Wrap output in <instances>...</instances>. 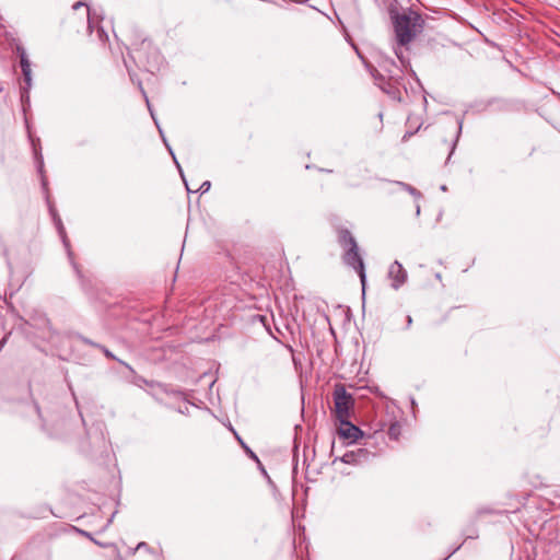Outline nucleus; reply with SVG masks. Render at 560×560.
Instances as JSON below:
<instances>
[{"label":"nucleus","mask_w":560,"mask_h":560,"mask_svg":"<svg viewBox=\"0 0 560 560\" xmlns=\"http://www.w3.org/2000/svg\"><path fill=\"white\" fill-rule=\"evenodd\" d=\"M390 20L395 35V55L405 65L402 48L408 50L410 44L423 32L424 20L413 10L392 11Z\"/></svg>","instance_id":"1"},{"label":"nucleus","mask_w":560,"mask_h":560,"mask_svg":"<svg viewBox=\"0 0 560 560\" xmlns=\"http://www.w3.org/2000/svg\"><path fill=\"white\" fill-rule=\"evenodd\" d=\"M16 52L20 57V67L22 70V78L19 79V95L22 114L24 117L25 127L27 130L28 139L35 151V138L33 136V109L31 103V89H32V66L22 47H16Z\"/></svg>","instance_id":"2"},{"label":"nucleus","mask_w":560,"mask_h":560,"mask_svg":"<svg viewBox=\"0 0 560 560\" xmlns=\"http://www.w3.org/2000/svg\"><path fill=\"white\" fill-rule=\"evenodd\" d=\"M332 398L336 418L339 421L350 419L354 401L351 394L346 390V387L342 384H337L335 386Z\"/></svg>","instance_id":"3"},{"label":"nucleus","mask_w":560,"mask_h":560,"mask_svg":"<svg viewBox=\"0 0 560 560\" xmlns=\"http://www.w3.org/2000/svg\"><path fill=\"white\" fill-rule=\"evenodd\" d=\"M342 259L347 266L351 267L353 270L358 272L361 280L362 289L364 290L366 276L364 270V262L359 253V246L357 245L355 247H349L348 249H345Z\"/></svg>","instance_id":"4"},{"label":"nucleus","mask_w":560,"mask_h":560,"mask_svg":"<svg viewBox=\"0 0 560 560\" xmlns=\"http://www.w3.org/2000/svg\"><path fill=\"white\" fill-rule=\"evenodd\" d=\"M388 278L390 280V285L397 290L406 282L407 271L401 264L394 261L388 268Z\"/></svg>","instance_id":"5"},{"label":"nucleus","mask_w":560,"mask_h":560,"mask_svg":"<svg viewBox=\"0 0 560 560\" xmlns=\"http://www.w3.org/2000/svg\"><path fill=\"white\" fill-rule=\"evenodd\" d=\"M340 422V428L338 433L341 438L349 440L350 442L358 441L362 435V431L354 424H352L349 419H345Z\"/></svg>","instance_id":"6"},{"label":"nucleus","mask_w":560,"mask_h":560,"mask_svg":"<svg viewBox=\"0 0 560 560\" xmlns=\"http://www.w3.org/2000/svg\"><path fill=\"white\" fill-rule=\"evenodd\" d=\"M338 242L345 249H348L349 247H355L358 245L353 235L347 229L338 230Z\"/></svg>","instance_id":"7"},{"label":"nucleus","mask_w":560,"mask_h":560,"mask_svg":"<svg viewBox=\"0 0 560 560\" xmlns=\"http://www.w3.org/2000/svg\"><path fill=\"white\" fill-rule=\"evenodd\" d=\"M119 363H120L121 365H124L126 369H128V370L130 371V373H132L133 377H132V381H131V382H132L135 385H137V386H141L142 384H145V385H149V386H151V387H153V386H155V385L160 386V384H159V383H155V382H149V381L144 380L143 377L139 376V375L135 372L133 368H132L131 365H129L127 362H125V361H119Z\"/></svg>","instance_id":"8"},{"label":"nucleus","mask_w":560,"mask_h":560,"mask_svg":"<svg viewBox=\"0 0 560 560\" xmlns=\"http://www.w3.org/2000/svg\"><path fill=\"white\" fill-rule=\"evenodd\" d=\"M387 434L390 440L398 441L401 435V424L397 421L390 423Z\"/></svg>","instance_id":"9"},{"label":"nucleus","mask_w":560,"mask_h":560,"mask_svg":"<svg viewBox=\"0 0 560 560\" xmlns=\"http://www.w3.org/2000/svg\"><path fill=\"white\" fill-rule=\"evenodd\" d=\"M21 389L25 390L26 392V400H31L32 399V387H31V383L27 382L25 384H21L20 385Z\"/></svg>","instance_id":"10"},{"label":"nucleus","mask_w":560,"mask_h":560,"mask_svg":"<svg viewBox=\"0 0 560 560\" xmlns=\"http://www.w3.org/2000/svg\"><path fill=\"white\" fill-rule=\"evenodd\" d=\"M102 351L103 353L105 354L106 358L110 359V360H116L117 362L121 361L120 359L116 358L107 348L103 347V346H97Z\"/></svg>","instance_id":"11"},{"label":"nucleus","mask_w":560,"mask_h":560,"mask_svg":"<svg viewBox=\"0 0 560 560\" xmlns=\"http://www.w3.org/2000/svg\"><path fill=\"white\" fill-rule=\"evenodd\" d=\"M237 439H238V441L241 442L242 446H243V447L245 448V451L247 452V454H249V456H250L252 458L257 459L256 454H255V453H254L249 447H247V446L245 445V443H244L240 438H237Z\"/></svg>","instance_id":"12"},{"label":"nucleus","mask_w":560,"mask_h":560,"mask_svg":"<svg viewBox=\"0 0 560 560\" xmlns=\"http://www.w3.org/2000/svg\"><path fill=\"white\" fill-rule=\"evenodd\" d=\"M72 8H73V10H78V9H80V8H84L85 13H86V15L89 16V11H90V10H89V8H88L84 3H82V2H77V3H74V4H73V7H72Z\"/></svg>","instance_id":"13"},{"label":"nucleus","mask_w":560,"mask_h":560,"mask_svg":"<svg viewBox=\"0 0 560 560\" xmlns=\"http://www.w3.org/2000/svg\"><path fill=\"white\" fill-rule=\"evenodd\" d=\"M209 187H210V183L209 182H205L201 185L200 189H202V191H207L209 189Z\"/></svg>","instance_id":"14"},{"label":"nucleus","mask_w":560,"mask_h":560,"mask_svg":"<svg viewBox=\"0 0 560 560\" xmlns=\"http://www.w3.org/2000/svg\"><path fill=\"white\" fill-rule=\"evenodd\" d=\"M341 459H342V462H345V463H350L351 455H349V454H345V455L342 456V458H341Z\"/></svg>","instance_id":"15"},{"label":"nucleus","mask_w":560,"mask_h":560,"mask_svg":"<svg viewBox=\"0 0 560 560\" xmlns=\"http://www.w3.org/2000/svg\"><path fill=\"white\" fill-rule=\"evenodd\" d=\"M411 323H412V318H411V316H410V315H408V316H407V324H408V326H410V325H411Z\"/></svg>","instance_id":"16"},{"label":"nucleus","mask_w":560,"mask_h":560,"mask_svg":"<svg viewBox=\"0 0 560 560\" xmlns=\"http://www.w3.org/2000/svg\"><path fill=\"white\" fill-rule=\"evenodd\" d=\"M50 212H51L54 219L56 220V213H55V211H54V209L51 207H50Z\"/></svg>","instance_id":"17"},{"label":"nucleus","mask_w":560,"mask_h":560,"mask_svg":"<svg viewBox=\"0 0 560 560\" xmlns=\"http://www.w3.org/2000/svg\"><path fill=\"white\" fill-rule=\"evenodd\" d=\"M407 187H408V190H409V191H411V192H415V191H416V189H415V188H412V187H410V186H407Z\"/></svg>","instance_id":"18"}]
</instances>
